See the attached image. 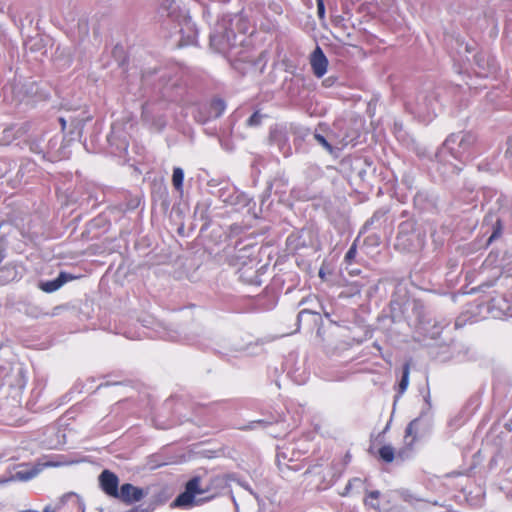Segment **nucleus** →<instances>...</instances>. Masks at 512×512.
<instances>
[{
	"label": "nucleus",
	"instance_id": "obj_1",
	"mask_svg": "<svg viewBox=\"0 0 512 512\" xmlns=\"http://www.w3.org/2000/svg\"><path fill=\"white\" fill-rule=\"evenodd\" d=\"M446 144L458 145L455 157L462 161H470L479 154L477 149V137L471 132L451 134L446 139Z\"/></svg>",
	"mask_w": 512,
	"mask_h": 512
},
{
	"label": "nucleus",
	"instance_id": "obj_2",
	"mask_svg": "<svg viewBox=\"0 0 512 512\" xmlns=\"http://www.w3.org/2000/svg\"><path fill=\"white\" fill-rule=\"evenodd\" d=\"M204 491L200 488V479L194 477L185 485V491L179 494L173 502L175 507L187 508L195 504V496Z\"/></svg>",
	"mask_w": 512,
	"mask_h": 512
},
{
	"label": "nucleus",
	"instance_id": "obj_3",
	"mask_svg": "<svg viewBox=\"0 0 512 512\" xmlns=\"http://www.w3.org/2000/svg\"><path fill=\"white\" fill-rule=\"evenodd\" d=\"M99 485L101 490L109 497L116 498L119 492V479L117 475L110 470H103L99 475Z\"/></svg>",
	"mask_w": 512,
	"mask_h": 512
},
{
	"label": "nucleus",
	"instance_id": "obj_4",
	"mask_svg": "<svg viewBox=\"0 0 512 512\" xmlns=\"http://www.w3.org/2000/svg\"><path fill=\"white\" fill-rule=\"evenodd\" d=\"M144 496L145 492L143 489L130 483H125L120 487L118 496L115 499H119L126 504H133L142 500Z\"/></svg>",
	"mask_w": 512,
	"mask_h": 512
},
{
	"label": "nucleus",
	"instance_id": "obj_5",
	"mask_svg": "<svg viewBox=\"0 0 512 512\" xmlns=\"http://www.w3.org/2000/svg\"><path fill=\"white\" fill-rule=\"evenodd\" d=\"M55 464L51 462H37L34 464L24 463L19 465V469L16 472L17 477L20 480L28 481L34 477H36L40 472H42L46 467L54 466Z\"/></svg>",
	"mask_w": 512,
	"mask_h": 512
},
{
	"label": "nucleus",
	"instance_id": "obj_6",
	"mask_svg": "<svg viewBox=\"0 0 512 512\" xmlns=\"http://www.w3.org/2000/svg\"><path fill=\"white\" fill-rule=\"evenodd\" d=\"M311 67L314 75L318 78L327 72L328 60L320 47H316L311 55Z\"/></svg>",
	"mask_w": 512,
	"mask_h": 512
},
{
	"label": "nucleus",
	"instance_id": "obj_7",
	"mask_svg": "<svg viewBox=\"0 0 512 512\" xmlns=\"http://www.w3.org/2000/svg\"><path fill=\"white\" fill-rule=\"evenodd\" d=\"M74 279H76L75 276L66 272H60L56 279L42 282L40 284V289L46 293H52L61 288L68 281H72Z\"/></svg>",
	"mask_w": 512,
	"mask_h": 512
},
{
	"label": "nucleus",
	"instance_id": "obj_8",
	"mask_svg": "<svg viewBox=\"0 0 512 512\" xmlns=\"http://www.w3.org/2000/svg\"><path fill=\"white\" fill-rule=\"evenodd\" d=\"M409 375H410V362H406L403 365L402 369V377L398 384V395L401 396L407 390L409 385Z\"/></svg>",
	"mask_w": 512,
	"mask_h": 512
},
{
	"label": "nucleus",
	"instance_id": "obj_9",
	"mask_svg": "<svg viewBox=\"0 0 512 512\" xmlns=\"http://www.w3.org/2000/svg\"><path fill=\"white\" fill-rule=\"evenodd\" d=\"M379 457L385 463H391L395 459V450L391 445H383L378 450Z\"/></svg>",
	"mask_w": 512,
	"mask_h": 512
},
{
	"label": "nucleus",
	"instance_id": "obj_10",
	"mask_svg": "<svg viewBox=\"0 0 512 512\" xmlns=\"http://www.w3.org/2000/svg\"><path fill=\"white\" fill-rule=\"evenodd\" d=\"M381 496V493L380 491L378 490H374V491H370L367 493L365 499H364V504L371 507V508H374V509H379L380 505H379V498Z\"/></svg>",
	"mask_w": 512,
	"mask_h": 512
},
{
	"label": "nucleus",
	"instance_id": "obj_11",
	"mask_svg": "<svg viewBox=\"0 0 512 512\" xmlns=\"http://www.w3.org/2000/svg\"><path fill=\"white\" fill-rule=\"evenodd\" d=\"M184 172L180 167L173 169L172 183L176 190L181 191L183 187Z\"/></svg>",
	"mask_w": 512,
	"mask_h": 512
},
{
	"label": "nucleus",
	"instance_id": "obj_12",
	"mask_svg": "<svg viewBox=\"0 0 512 512\" xmlns=\"http://www.w3.org/2000/svg\"><path fill=\"white\" fill-rule=\"evenodd\" d=\"M503 225L502 221L498 219L493 225V232L488 239V244L492 243L494 240L498 239L502 235Z\"/></svg>",
	"mask_w": 512,
	"mask_h": 512
},
{
	"label": "nucleus",
	"instance_id": "obj_13",
	"mask_svg": "<svg viewBox=\"0 0 512 512\" xmlns=\"http://www.w3.org/2000/svg\"><path fill=\"white\" fill-rule=\"evenodd\" d=\"M211 108L215 111V116L219 117L224 112L226 105L222 99H215L211 102Z\"/></svg>",
	"mask_w": 512,
	"mask_h": 512
},
{
	"label": "nucleus",
	"instance_id": "obj_14",
	"mask_svg": "<svg viewBox=\"0 0 512 512\" xmlns=\"http://www.w3.org/2000/svg\"><path fill=\"white\" fill-rule=\"evenodd\" d=\"M357 254V245L356 241L350 246L348 251L345 254L344 260L346 264H352Z\"/></svg>",
	"mask_w": 512,
	"mask_h": 512
},
{
	"label": "nucleus",
	"instance_id": "obj_15",
	"mask_svg": "<svg viewBox=\"0 0 512 512\" xmlns=\"http://www.w3.org/2000/svg\"><path fill=\"white\" fill-rule=\"evenodd\" d=\"M415 432H416V420H413L411 421L407 427H406V430H405V438L407 439L408 437L412 436V440L410 441V445L413 444V442L415 441Z\"/></svg>",
	"mask_w": 512,
	"mask_h": 512
},
{
	"label": "nucleus",
	"instance_id": "obj_16",
	"mask_svg": "<svg viewBox=\"0 0 512 512\" xmlns=\"http://www.w3.org/2000/svg\"><path fill=\"white\" fill-rule=\"evenodd\" d=\"M314 138L315 140L321 145L323 146L329 153H332L333 152V147L332 145L326 140V138L321 135V134H315L314 135Z\"/></svg>",
	"mask_w": 512,
	"mask_h": 512
},
{
	"label": "nucleus",
	"instance_id": "obj_17",
	"mask_svg": "<svg viewBox=\"0 0 512 512\" xmlns=\"http://www.w3.org/2000/svg\"><path fill=\"white\" fill-rule=\"evenodd\" d=\"M262 115L256 111L247 120L249 126H257L261 123Z\"/></svg>",
	"mask_w": 512,
	"mask_h": 512
},
{
	"label": "nucleus",
	"instance_id": "obj_18",
	"mask_svg": "<svg viewBox=\"0 0 512 512\" xmlns=\"http://www.w3.org/2000/svg\"><path fill=\"white\" fill-rule=\"evenodd\" d=\"M407 235L403 233L402 230L399 231L398 235H397V243H396V247H399V246H403L405 247V241L407 240Z\"/></svg>",
	"mask_w": 512,
	"mask_h": 512
},
{
	"label": "nucleus",
	"instance_id": "obj_19",
	"mask_svg": "<svg viewBox=\"0 0 512 512\" xmlns=\"http://www.w3.org/2000/svg\"><path fill=\"white\" fill-rule=\"evenodd\" d=\"M317 12L320 19L325 17V6L323 0H317Z\"/></svg>",
	"mask_w": 512,
	"mask_h": 512
},
{
	"label": "nucleus",
	"instance_id": "obj_20",
	"mask_svg": "<svg viewBox=\"0 0 512 512\" xmlns=\"http://www.w3.org/2000/svg\"><path fill=\"white\" fill-rule=\"evenodd\" d=\"M357 483H361L360 478H353L352 480H350L345 487V493L343 495H347L350 492V490L352 489V486Z\"/></svg>",
	"mask_w": 512,
	"mask_h": 512
},
{
	"label": "nucleus",
	"instance_id": "obj_21",
	"mask_svg": "<svg viewBox=\"0 0 512 512\" xmlns=\"http://www.w3.org/2000/svg\"><path fill=\"white\" fill-rule=\"evenodd\" d=\"M59 122H60V124L62 126V130H65V128H66V121H65V119L64 118H60Z\"/></svg>",
	"mask_w": 512,
	"mask_h": 512
},
{
	"label": "nucleus",
	"instance_id": "obj_22",
	"mask_svg": "<svg viewBox=\"0 0 512 512\" xmlns=\"http://www.w3.org/2000/svg\"><path fill=\"white\" fill-rule=\"evenodd\" d=\"M404 452H405L404 450H400V451L397 453V456H398L399 458H402V459H403V458H404Z\"/></svg>",
	"mask_w": 512,
	"mask_h": 512
},
{
	"label": "nucleus",
	"instance_id": "obj_23",
	"mask_svg": "<svg viewBox=\"0 0 512 512\" xmlns=\"http://www.w3.org/2000/svg\"><path fill=\"white\" fill-rule=\"evenodd\" d=\"M11 132H12V129H10V128H7L4 130V133H7V134H10Z\"/></svg>",
	"mask_w": 512,
	"mask_h": 512
},
{
	"label": "nucleus",
	"instance_id": "obj_24",
	"mask_svg": "<svg viewBox=\"0 0 512 512\" xmlns=\"http://www.w3.org/2000/svg\"><path fill=\"white\" fill-rule=\"evenodd\" d=\"M239 271H240V273H241V277H242V276H243V274H244V268H240V270H239Z\"/></svg>",
	"mask_w": 512,
	"mask_h": 512
}]
</instances>
